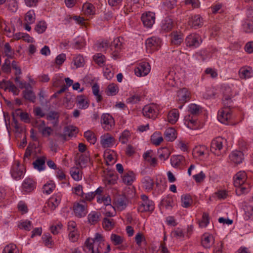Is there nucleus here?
Listing matches in <instances>:
<instances>
[{
	"instance_id": "f257e3e1",
	"label": "nucleus",
	"mask_w": 253,
	"mask_h": 253,
	"mask_svg": "<svg viewBox=\"0 0 253 253\" xmlns=\"http://www.w3.org/2000/svg\"><path fill=\"white\" fill-rule=\"evenodd\" d=\"M106 243L102 235L96 233L93 239H87L85 242L84 250L86 253H104Z\"/></svg>"
},
{
	"instance_id": "f03ea898",
	"label": "nucleus",
	"mask_w": 253,
	"mask_h": 253,
	"mask_svg": "<svg viewBox=\"0 0 253 253\" xmlns=\"http://www.w3.org/2000/svg\"><path fill=\"white\" fill-rule=\"evenodd\" d=\"M159 112V106L155 104L146 105L142 110L143 115L148 118L155 119Z\"/></svg>"
},
{
	"instance_id": "7ed1b4c3",
	"label": "nucleus",
	"mask_w": 253,
	"mask_h": 253,
	"mask_svg": "<svg viewBox=\"0 0 253 253\" xmlns=\"http://www.w3.org/2000/svg\"><path fill=\"white\" fill-rule=\"evenodd\" d=\"M161 39L156 37L149 38L145 42L146 49L149 52L157 50L161 47Z\"/></svg>"
},
{
	"instance_id": "20e7f679",
	"label": "nucleus",
	"mask_w": 253,
	"mask_h": 253,
	"mask_svg": "<svg viewBox=\"0 0 253 253\" xmlns=\"http://www.w3.org/2000/svg\"><path fill=\"white\" fill-rule=\"evenodd\" d=\"M223 96L222 98L223 103L224 105L223 109H228L231 110V108L233 107V102L231 98L233 94L230 88H225V91L223 93Z\"/></svg>"
},
{
	"instance_id": "39448f33",
	"label": "nucleus",
	"mask_w": 253,
	"mask_h": 253,
	"mask_svg": "<svg viewBox=\"0 0 253 253\" xmlns=\"http://www.w3.org/2000/svg\"><path fill=\"white\" fill-rule=\"evenodd\" d=\"M202 42L200 36L196 34L189 35L185 40L186 44L188 47H198Z\"/></svg>"
},
{
	"instance_id": "423d86ee",
	"label": "nucleus",
	"mask_w": 253,
	"mask_h": 253,
	"mask_svg": "<svg viewBox=\"0 0 253 253\" xmlns=\"http://www.w3.org/2000/svg\"><path fill=\"white\" fill-rule=\"evenodd\" d=\"M150 65L148 62L140 63L135 70V74L138 77L145 76L150 71Z\"/></svg>"
},
{
	"instance_id": "0eeeda50",
	"label": "nucleus",
	"mask_w": 253,
	"mask_h": 253,
	"mask_svg": "<svg viewBox=\"0 0 253 253\" xmlns=\"http://www.w3.org/2000/svg\"><path fill=\"white\" fill-rule=\"evenodd\" d=\"M225 140L221 137L213 139L211 142V151L215 155H219V152L223 148V143Z\"/></svg>"
},
{
	"instance_id": "6e6552de",
	"label": "nucleus",
	"mask_w": 253,
	"mask_h": 253,
	"mask_svg": "<svg viewBox=\"0 0 253 253\" xmlns=\"http://www.w3.org/2000/svg\"><path fill=\"white\" fill-rule=\"evenodd\" d=\"M24 169L23 167H20L19 162H16L12 166L11 169V174L12 177L16 179H20L24 174Z\"/></svg>"
},
{
	"instance_id": "1a4fd4ad",
	"label": "nucleus",
	"mask_w": 253,
	"mask_h": 253,
	"mask_svg": "<svg viewBox=\"0 0 253 253\" xmlns=\"http://www.w3.org/2000/svg\"><path fill=\"white\" fill-rule=\"evenodd\" d=\"M101 123L103 125H104V128L107 130L111 129L115 125L114 119L109 114H103L102 115Z\"/></svg>"
},
{
	"instance_id": "9d476101",
	"label": "nucleus",
	"mask_w": 253,
	"mask_h": 253,
	"mask_svg": "<svg viewBox=\"0 0 253 253\" xmlns=\"http://www.w3.org/2000/svg\"><path fill=\"white\" fill-rule=\"evenodd\" d=\"M141 20L144 26L148 28H150L155 23V14L151 12H148L145 14H143L141 16Z\"/></svg>"
},
{
	"instance_id": "9b49d317",
	"label": "nucleus",
	"mask_w": 253,
	"mask_h": 253,
	"mask_svg": "<svg viewBox=\"0 0 253 253\" xmlns=\"http://www.w3.org/2000/svg\"><path fill=\"white\" fill-rule=\"evenodd\" d=\"M185 124L191 129H197L199 127V123L197 117L188 115L185 117Z\"/></svg>"
},
{
	"instance_id": "f8f14e48",
	"label": "nucleus",
	"mask_w": 253,
	"mask_h": 253,
	"mask_svg": "<svg viewBox=\"0 0 253 253\" xmlns=\"http://www.w3.org/2000/svg\"><path fill=\"white\" fill-rule=\"evenodd\" d=\"M231 118V110L228 109H223L220 111H219L217 118L219 122L222 124H227L228 121Z\"/></svg>"
},
{
	"instance_id": "ddd939ff",
	"label": "nucleus",
	"mask_w": 253,
	"mask_h": 253,
	"mask_svg": "<svg viewBox=\"0 0 253 253\" xmlns=\"http://www.w3.org/2000/svg\"><path fill=\"white\" fill-rule=\"evenodd\" d=\"M247 174L244 171L237 172L234 177V184L235 187L244 184L247 180Z\"/></svg>"
},
{
	"instance_id": "4468645a",
	"label": "nucleus",
	"mask_w": 253,
	"mask_h": 253,
	"mask_svg": "<svg viewBox=\"0 0 253 253\" xmlns=\"http://www.w3.org/2000/svg\"><path fill=\"white\" fill-rule=\"evenodd\" d=\"M171 165L176 168L182 169L184 163V157L182 155L172 156L170 158Z\"/></svg>"
},
{
	"instance_id": "2eb2a0df",
	"label": "nucleus",
	"mask_w": 253,
	"mask_h": 253,
	"mask_svg": "<svg viewBox=\"0 0 253 253\" xmlns=\"http://www.w3.org/2000/svg\"><path fill=\"white\" fill-rule=\"evenodd\" d=\"M22 188L24 192L30 193L36 188V182L32 179L27 178L23 181Z\"/></svg>"
},
{
	"instance_id": "dca6fc26",
	"label": "nucleus",
	"mask_w": 253,
	"mask_h": 253,
	"mask_svg": "<svg viewBox=\"0 0 253 253\" xmlns=\"http://www.w3.org/2000/svg\"><path fill=\"white\" fill-rule=\"evenodd\" d=\"M188 25L195 29L202 27L203 25L202 17L200 15L192 16L188 21Z\"/></svg>"
},
{
	"instance_id": "f3484780",
	"label": "nucleus",
	"mask_w": 253,
	"mask_h": 253,
	"mask_svg": "<svg viewBox=\"0 0 253 253\" xmlns=\"http://www.w3.org/2000/svg\"><path fill=\"white\" fill-rule=\"evenodd\" d=\"M115 143V139L109 133L105 134L101 136V144L103 147H110Z\"/></svg>"
},
{
	"instance_id": "a211bd4d",
	"label": "nucleus",
	"mask_w": 253,
	"mask_h": 253,
	"mask_svg": "<svg viewBox=\"0 0 253 253\" xmlns=\"http://www.w3.org/2000/svg\"><path fill=\"white\" fill-rule=\"evenodd\" d=\"M61 200V196L59 195H53L48 201L47 206L52 211H54L60 204Z\"/></svg>"
},
{
	"instance_id": "6ab92c4d",
	"label": "nucleus",
	"mask_w": 253,
	"mask_h": 253,
	"mask_svg": "<svg viewBox=\"0 0 253 253\" xmlns=\"http://www.w3.org/2000/svg\"><path fill=\"white\" fill-rule=\"evenodd\" d=\"M231 161L235 164H239L242 162L244 159V154L241 151H234L229 155Z\"/></svg>"
},
{
	"instance_id": "aec40b11",
	"label": "nucleus",
	"mask_w": 253,
	"mask_h": 253,
	"mask_svg": "<svg viewBox=\"0 0 253 253\" xmlns=\"http://www.w3.org/2000/svg\"><path fill=\"white\" fill-rule=\"evenodd\" d=\"M74 211L75 215L79 217L84 216L87 213V210L84 205L77 203L74 206Z\"/></svg>"
},
{
	"instance_id": "412c9836",
	"label": "nucleus",
	"mask_w": 253,
	"mask_h": 253,
	"mask_svg": "<svg viewBox=\"0 0 253 253\" xmlns=\"http://www.w3.org/2000/svg\"><path fill=\"white\" fill-rule=\"evenodd\" d=\"M154 209V203L150 200L142 202L138 207V211L140 212L152 211Z\"/></svg>"
},
{
	"instance_id": "4be33fe9",
	"label": "nucleus",
	"mask_w": 253,
	"mask_h": 253,
	"mask_svg": "<svg viewBox=\"0 0 253 253\" xmlns=\"http://www.w3.org/2000/svg\"><path fill=\"white\" fill-rule=\"evenodd\" d=\"M89 160L88 153H85L83 154H81L79 158H76V163L77 165H79L81 168L85 167L86 165Z\"/></svg>"
},
{
	"instance_id": "5701e85b",
	"label": "nucleus",
	"mask_w": 253,
	"mask_h": 253,
	"mask_svg": "<svg viewBox=\"0 0 253 253\" xmlns=\"http://www.w3.org/2000/svg\"><path fill=\"white\" fill-rule=\"evenodd\" d=\"M135 179V174L132 171H128L127 172H125L122 176L123 182L127 185H131Z\"/></svg>"
},
{
	"instance_id": "b1692460",
	"label": "nucleus",
	"mask_w": 253,
	"mask_h": 253,
	"mask_svg": "<svg viewBox=\"0 0 253 253\" xmlns=\"http://www.w3.org/2000/svg\"><path fill=\"white\" fill-rule=\"evenodd\" d=\"M152 151L149 150L144 153L143 158L145 161L149 163L150 166L155 167L157 165V161L155 158L152 157Z\"/></svg>"
},
{
	"instance_id": "393cba45",
	"label": "nucleus",
	"mask_w": 253,
	"mask_h": 253,
	"mask_svg": "<svg viewBox=\"0 0 253 253\" xmlns=\"http://www.w3.org/2000/svg\"><path fill=\"white\" fill-rule=\"evenodd\" d=\"M164 135L166 140L173 141L176 138V130L173 127H169L166 130Z\"/></svg>"
},
{
	"instance_id": "a878e982",
	"label": "nucleus",
	"mask_w": 253,
	"mask_h": 253,
	"mask_svg": "<svg viewBox=\"0 0 253 253\" xmlns=\"http://www.w3.org/2000/svg\"><path fill=\"white\" fill-rule=\"evenodd\" d=\"M173 26V23L171 19L167 17L163 21L161 26L162 30L168 32L171 30Z\"/></svg>"
},
{
	"instance_id": "bb28decb",
	"label": "nucleus",
	"mask_w": 253,
	"mask_h": 253,
	"mask_svg": "<svg viewBox=\"0 0 253 253\" xmlns=\"http://www.w3.org/2000/svg\"><path fill=\"white\" fill-rule=\"evenodd\" d=\"M170 155L169 150L167 147L161 148L158 150V156L162 161L167 160Z\"/></svg>"
},
{
	"instance_id": "cd10ccee",
	"label": "nucleus",
	"mask_w": 253,
	"mask_h": 253,
	"mask_svg": "<svg viewBox=\"0 0 253 253\" xmlns=\"http://www.w3.org/2000/svg\"><path fill=\"white\" fill-rule=\"evenodd\" d=\"M77 103L81 109H85L89 106V103L86 100L84 95H80L77 97Z\"/></svg>"
},
{
	"instance_id": "c85d7f7f",
	"label": "nucleus",
	"mask_w": 253,
	"mask_h": 253,
	"mask_svg": "<svg viewBox=\"0 0 253 253\" xmlns=\"http://www.w3.org/2000/svg\"><path fill=\"white\" fill-rule=\"evenodd\" d=\"M179 112L177 109H173L169 112L168 115V122L171 124H174L178 120Z\"/></svg>"
},
{
	"instance_id": "c756f323",
	"label": "nucleus",
	"mask_w": 253,
	"mask_h": 253,
	"mask_svg": "<svg viewBox=\"0 0 253 253\" xmlns=\"http://www.w3.org/2000/svg\"><path fill=\"white\" fill-rule=\"evenodd\" d=\"M252 72V69L250 67H243L240 69L239 75L240 78L246 79L251 77Z\"/></svg>"
},
{
	"instance_id": "7c9ffc66",
	"label": "nucleus",
	"mask_w": 253,
	"mask_h": 253,
	"mask_svg": "<svg viewBox=\"0 0 253 253\" xmlns=\"http://www.w3.org/2000/svg\"><path fill=\"white\" fill-rule=\"evenodd\" d=\"M142 183L143 184V187L147 191H151L153 189L154 183L150 177L148 176L144 177L142 180Z\"/></svg>"
},
{
	"instance_id": "2f4dec72",
	"label": "nucleus",
	"mask_w": 253,
	"mask_h": 253,
	"mask_svg": "<svg viewBox=\"0 0 253 253\" xmlns=\"http://www.w3.org/2000/svg\"><path fill=\"white\" fill-rule=\"evenodd\" d=\"M101 213L98 212L92 211L88 215V220L91 224H95L99 220Z\"/></svg>"
},
{
	"instance_id": "473e14b6",
	"label": "nucleus",
	"mask_w": 253,
	"mask_h": 253,
	"mask_svg": "<svg viewBox=\"0 0 253 253\" xmlns=\"http://www.w3.org/2000/svg\"><path fill=\"white\" fill-rule=\"evenodd\" d=\"M102 226L105 230L110 231L114 227L115 221L113 219L105 217L102 221Z\"/></svg>"
},
{
	"instance_id": "72a5a7b5",
	"label": "nucleus",
	"mask_w": 253,
	"mask_h": 253,
	"mask_svg": "<svg viewBox=\"0 0 253 253\" xmlns=\"http://www.w3.org/2000/svg\"><path fill=\"white\" fill-rule=\"evenodd\" d=\"M64 137L66 136L72 137L78 133V129L73 126H68L64 127Z\"/></svg>"
},
{
	"instance_id": "f704fd0d",
	"label": "nucleus",
	"mask_w": 253,
	"mask_h": 253,
	"mask_svg": "<svg viewBox=\"0 0 253 253\" xmlns=\"http://www.w3.org/2000/svg\"><path fill=\"white\" fill-rule=\"evenodd\" d=\"M118 92V87L115 84H109L105 91L106 94L108 96H113L116 95Z\"/></svg>"
},
{
	"instance_id": "c9c22d12",
	"label": "nucleus",
	"mask_w": 253,
	"mask_h": 253,
	"mask_svg": "<svg viewBox=\"0 0 253 253\" xmlns=\"http://www.w3.org/2000/svg\"><path fill=\"white\" fill-rule=\"evenodd\" d=\"M23 97L31 102H34L36 100V95L31 90H25L22 92Z\"/></svg>"
},
{
	"instance_id": "e433bc0d",
	"label": "nucleus",
	"mask_w": 253,
	"mask_h": 253,
	"mask_svg": "<svg viewBox=\"0 0 253 253\" xmlns=\"http://www.w3.org/2000/svg\"><path fill=\"white\" fill-rule=\"evenodd\" d=\"M192 203V200L189 195L186 194L181 196V205L184 208H188Z\"/></svg>"
},
{
	"instance_id": "4c0bfd02",
	"label": "nucleus",
	"mask_w": 253,
	"mask_h": 253,
	"mask_svg": "<svg viewBox=\"0 0 253 253\" xmlns=\"http://www.w3.org/2000/svg\"><path fill=\"white\" fill-rule=\"evenodd\" d=\"M45 158L44 157L37 159L34 163L33 165L35 168L38 170H42L44 169L43 166L45 164Z\"/></svg>"
},
{
	"instance_id": "58836bf2",
	"label": "nucleus",
	"mask_w": 253,
	"mask_h": 253,
	"mask_svg": "<svg viewBox=\"0 0 253 253\" xmlns=\"http://www.w3.org/2000/svg\"><path fill=\"white\" fill-rule=\"evenodd\" d=\"M35 13L34 10H30L25 14L24 20L29 24H32L35 21Z\"/></svg>"
},
{
	"instance_id": "ea45409f",
	"label": "nucleus",
	"mask_w": 253,
	"mask_h": 253,
	"mask_svg": "<svg viewBox=\"0 0 253 253\" xmlns=\"http://www.w3.org/2000/svg\"><path fill=\"white\" fill-rule=\"evenodd\" d=\"M84 137L90 144H94L96 141V138L95 134L90 130L85 131L84 133Z\"/></svg>"
},
{
	"instance_id": "a19ab883",
	"label": "nucleus",
	"mask_w": 253,
	"mask_h": 253,
	"mask_svg": "<svg viewBox=\"0 0 253 253\" xmlns=\"http://www.w3.org/2000/svg\"><path fill=\"white\" fill-rule=\"evenodd\" d=\"M110 240L114 245H119L123 243L124 241V238L120 235L116 234H112L110 237Z\"/></svg>"
},
{
	"instance_id": "79ce46f5",
	"label": "nucleus",
	"mask_w": 253,
	"mask_h": 253,
	"mask_svg": "<svg viewBox=\"0 0 253 253\" xmlns=\"http://www.w3.org/2000/svg\"><path fill=\"white\" fill-rule=\"evenodd\" d=\"M200 107L195 104H191L189 106L188 111L189 112V115L191 116H195L199 114Z\"/></svg>"
},
{
	"instance_id": "37998d69",
	"label": "nucleus",
	"mask_w": 253,
	"mask_h": 253,
	"mask_svg": "<svg viewBox=\"0 0 253 253\" xmlns=\"http://www.w3.org/2000/svg\"><path fill=\"white\" fill-rule=\"evenodd\" d=\"M55 188V185L54 182L50 181L44 184L43 186V192L47 194H50L53 190Z\"/></svg>"
},
{
	"instance_id": "c03bdc74",
	"label": "nucleus",
	"mask_w": 253,
	"mask_h": 253,
	"mask_svg": "<svg viewBox=\"0 0 253 253\" xmlns=\"http://www.w3.org/2000/svg\"><path fill=\"white\" fill-rule=\"evenodd\" d=\"M46 28V23L44 21H41L37 24L35 30L39 34H42L45 31Z\"/></svg>"
},
{
	"instance_id": "a18cd8bd",
	"label": "nucleus",
	"mask_w": 253,
	"mask_h": 253,
	"mask_svg": "<svg viewBox=\"0 0 253 253\" xmlns=\"http://www.w3.org/2000/svg\"><path fill=\"white\" fill-rule=\"evenodd\" d=\"M2 253H19V251L16 245L9 244L5 247Z\"/></svg>"
},
{
	"instance_id": "49530a36",
	"label": "nucleus",
	"mask_w": 253,
	"mask_h": 253,
	"mask_svg": "<svg viewBox=\"0 0 253 253\" xmlns=\"http://www.w3.org/2000/svg\"><path fill=\"white\" fill-rule=\"evenodd\" d=\"M162 205L167 209H171L173 205V201L171 197H167L162 201Z\"/></svg>"
},
{
	"instance_id": "de8ad7c7",
	"label": "nucleus",
	"mask_w": 253,
	"mask_h": 253,
	"mask_svg": "<svg viewBox=\"0 0 253 253\" xmlns=\"http://www.w3.org/2000/svg\"><path fill=\"white\" fill-rule=\"evenodd\" d=\"M244 31L248 33H253V21L248 20L243 25Z\"/></svg>"
},
{
	"instance_id": "09e8293b",
	"label": "nucleus",
	"mask_w": 253,
	"mask_h": 253,
	"mask_svg": "<svg viewBox=\"0 0 253 253\" xmlns=\"http://www.w3.org/2000/svg\"><path fill=\"white\" fill-rule=\"evenodd\" d=\"M7 7L11 12H15L18 9V3L16 0H8L7 1Z\"/></svg>"
},
{
	"instance_id": "8fccbe9b",
	"label": "nucleus",
	"mask_w": 253,
	"mask_h": 253,
	"mask_svg": "<svg viewBox=\"0 0 253 253\" xmlns=\"http://www.w3.org/2000/svg\"><path fill=\"white\" fill-rule=\"evenodd\" d=\"M93 59L100 66L104 65L105 57L101 53H97L93 56Z\"/></svg>"
},
{
	"instance_id": "3c124183",
	"label": "nucleus",
	"mask_w": 253,
	"mask_h": 253,
	"mask_svg": "<svg viewBox=\"0 0 253 253\" xmlns=\"http://www.w3.org/2000/svg\"><path fill=\"white\" fill-rule=\"evenodd\" d=\"M130 134L129 131L125 130L120 136L119 140L122 144H126L130 137Z\"/></svg>"
},
{
	"instance_id": "603ef678",
	"label": "nucleus",
	"mask_w": 253,
	"mask_h": 253,
	"mask_svg": "<svg viewBox=\"0 0 253 253\" xmlns=\"http://www.w3.org/2000/svg\"><path fill=\"white\" fill-rule=\"evenodd\" d=\"M92 89L93 94L96 97V100L98 102L101 101L102 98L101 95L99 93V87L97 84H94L92 86Z\"/></svg>"
},
{
	"instance_id": "864d4df0",
	"label": "nucleus",
	"mask_w": 253,
	"mask_h": 253,
	"mask_svg": "<svg viewBox=\"0 0 253 253\" xmlns=\"http://www.w3.org/2000/svg\"><path fill=\"white\" fill-rule=\"evenodd\" d=\"M59 113L56 111H50L46 116V119L49 121L56 120L58 121Z\"/></svg>"
},
{
	"instance_id": "5fc2aeb1",
	"label": "nucleus",
	"mask_w": 253,
	"mask_h": 253,
	"mask_svg": "<svg viewBox=\"0 0 253 253\" xmlns=\"http://www.w3.org/2000/svg\"><path fill=\"white\" fill-rule=\"evenodd\" d=\"M236 194L241 195L243 194L247 193L249 192V186L247 187L246 184L241 185V186L236 187Z\"/></svg>"
},
{
	"instance_id": "6e6d98bb",
	"label": "nucleus",
	"mask_w": 253,
	"mask_h": 253,
	"mask_svg": "<svg viewBox=\"0 0 253 253\" xmlns=\"http://www.w3.org/2000/svg\"><path fill=\"white\" fill-rule=\"evenodd\" d=\"M70 173L74 180L78 181L81 179V176L80 174L78 168H72L70 170Z\"/></svg>"
},
{
	"instance_id": "4d7b16f0",
	"label": "nucleus",
	"mask_w": 253,
	"mask_h": 253,
	"mask_svg": "<svg viewBox=\"0 0 253 253\" xmlns=\"http://www.w3.org/2000/svg\"><path fill=\"white\" fill-rule=\"evenodd\" d=\"M195 153L198 154V156H202L206 154L208 152L207 148L205 145H200L195 149Z\"/></svg>"
},
{
	"instance_id": "13d9d810",
	"label": "nucleus",
	"mask_w": 253,
	"mask_h": 253,
	"mask_svg": "<svg viewBox=\"0 0 253 253\" xmlns=\"http://www.w3.org/2000/svg\"><path fill=\"white\" fill-rule=\"evenodd\" d=\"M94 6L91 3H85L83 5V9L85 14L91 15L93 14Z\"/></svg>"
},
{
	"instance_id": "bf43d9fd",
	"label": "nucleus",
	"mask_w": 253,
	"mask_h": 253,
	"mask_svg": "<svg viewBox=\"0 0 253 253\" xmlns=\"http://www.w3.org/2000/svg\"><path fill=\"white\" fill-rule=\"evenodd\" d=\"M4 48L5 55L8 58H12L13 57V52L9 43L8 42L5 43Z\"/></svg>"
},
{
	"instance_id": "052dcab7",
	"label": "nucleus",
	"mask_w": 253,
	"mask_h": 253,
	"mask_svg": "<svg viewBox=\"0 0 253 253\" xmlns=\"http://www.w3.org/2000/svg\"><path fill=\"white\" fill-rule=\"evenodd\" d=\"M182 42V39L180 35H178L176 33L173 34L171 40V42L172 44L179 45Z\"/></svg>"
},
{
	"instance_id": "680f3d73",
	"label": "nucleus",
	"mask_w": 253,
	"mask_h": 253,
	"mask_svg": "<svg viewBox=\"0 0 253 253\" xmlns=\"http://www.w3.org/2000/svg\"><path fill=\"white\" fill-rule=\"evenodd\" d=\"M53 131V129L50 126H46L44 128H43L41 131L39 132L41 133L42 136L43 137H49L51 135L52 132Z\"/></svg>"
},
{
	"instance_id": "e2e57ef3",
	"label": "nucleus",
	"mask_w": 253,
	"mask_h": 253,
	"mask_svg": "<svg viewBox=\"0 0 253 253\" xmlns=\"http://www.w3.org/2000/svg\"><path fill=\"white\" fill-rule=\"evenodd\" d=\"M74 61V65L76 66V68H78L83 66L84 59L82 56L78 55L75 58Z\"/></svg>"
},
{
	"instance_id": "0e129e2a",
	"label": "nucleus",
	"mask_w": 253,
	"mask_h": 253,
	"mask_svg": "<svg viewBox=\"0 0 253 253\" xmlns=\"http://www.w3.org/2000/svg\"><path fill=\"white\" fill-rule=\"evenodd\" d=\"M209 223V214L204 212L203 214L202 219L199 223V225L201 227H206Z\"/></svg>"
},
{
	"instance_id": "69168bd1",
	"label": "nucleus",
	"mask_w": 253,
	"mask_h": 253,
	"mask_svg": "<svg viewBox=\"0 0 253 253\" xmlns=\"http://www.w3.org/2000/svg\"><path fill=\"white\" fill-rule=\"evenodd\" d=\"M42 239L46 246L52 245L53 242L52 237L49 233L44 234L42 237Z\"/></svg>"
},
{
	"instance_id": "338daca9",
	"label": "nucleus",
	"mask_w": 253,
	"mask_h": 253,
	"mask_svg": "<svg viewBox=\"0 0 253 253\" xmlns=\"http://www.w3.org/2000/svg\"><path fill=\"white\" fill-rule=\"evenodd\" d=\"M212 238V237L210 236H205L203 238L202 240V245L205 248H209L211 246V239Z\"/></svg>"
},
{
	"instance_id": "774afa93",
	"label": "nucleus",
	"mask_w": 253,
	"mask_h": 253,
	"mask_svg": "<svg viewBox=\"0 0 253 253\" xmlns=\"http://www.w3.org/2000/svg\"><path fill=\"white\" fill-rule=\"evenodd\" d=\"M179 95L181 96L183 101H186L189 99V93L185 88H183L179 91Z\"/></svg>"
}]
</instances>
